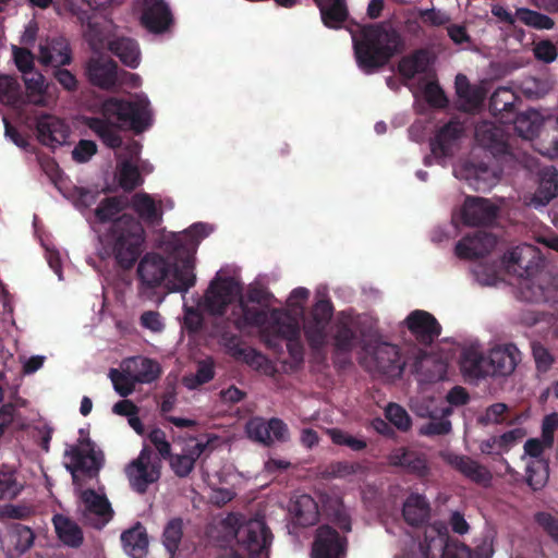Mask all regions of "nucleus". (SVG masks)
Returning <instances> with one entry per match:
<instances>
[{
  "mask_svg": "<svg viewBox=\"0 0 558 558\" xmlns=\"http://www.w3.org/2000/svg\"><path fill=\"white\" fill-rule=\"evenodd\" d=\"M327 434L335 445L347 446L353 451H362L367 447L364 439L356 438L340 428H330Z\"/></svg>",
  "mask_w": 558,
  "mask_h": 558,
  "instance_id": "obj_56",
  "label": "nucleus"
},
{
  "mask_svg": "<svg viewBox=\"0 0 558 558\" xmlns=\"http://www.w3.org/2000/svg\"><path fill=\"white\" fill-rule=\"evenodd\" d=\"M544 122L539 112L533 109L521 113L515 112L513 120L510 121L518 134L526 140L537 137Z\"/></svg>",
  "mask_w": 558,
  "mask_h": 558,
  "instance_id": "obj_41",
  "label": "nucleus"
},
{
  "mask_svg": "<svg viewBox=\"0 0 558 558\" xmlns=\"http://www.w3.org/2000/svg\"><path fill=\"white\" fill-rule=\"evenodd\" d=\"M420 550L424 558H490L494 551L492 545L486 542L471 550L465 544L451 538L447 525L442 522L425 527Z\"/></svg>",
  "mask_w": 558,
  "mask_h": 558,
  "instance_id": "obj_5",
  "label": "nucleus"
},
{
  "mask_svg": "<svg viewBox=\"0 0 558 558\" xmlns=\"http://www.w3.org/2000/svg\"><path fill=\"white\" fill-rule=\"evenodd\" d=\"M333 315V305L328 299L318 300L303 322V330L310 348L323 349L327 341V327Z\"/></svg>",
  "mask_w": 558,
  "mask_h": 558,
  "instance_id": "obj_8",
  "label": "nucleus"
},
{
  "mask_svg": "<svg viewBox=\"0 0 558 558\" xmlns=\"http://www.w3.org/2000/svg\"><path fill=\"white\" fill-rule=\"evenodd\" d=\"M320 10L322 21L328 28L338 29L347 21L349 12L345 0H332L329 5H325L322 0H315Z\"/></svg>",
  "mask_w": 558,
  "mask_h": 558,
  "instance_id": "obj_44",
  "label": "nucleus"
},
{
  "mask_svg": "<svg viewBox=\"0 0 558 558\" xmlns=\"http://www.w3.org/2000/svg\"><path fill=\"white\" fill-rule=\"evenodd\" d=\"M104 118H86L85 124L111 149L120 148V130L128 129L142 133L150 125L148 101L108 98L101 106Z\"/></svg>",
  "mask_w": 558,
  "mask_h": 558,
  "instance_id": "obj_1",
  "label": "nucleus"
},
{
  "mask_svg": "<svg viewBox=\"0 0 558 558\" xmlns=\"http://www.w3.org/2000/svg\"><path fill=\"white\" fill-rule=\"evenodd\" d=\"M143 183L138 168L131 161L125 160L119 169V185L125 192H132Z\"/></svg>",
  "mask_w": 558,
  "mask_h": 558,
  "instance_id": "obj_52",
  "label": "nucleus"
},
{
  "mask_svg": "<svg viewBox=\"0 0 558 558\" xmlns=\"http://www.w3.org/2000/svg\"><path fill=\"white\" fill-rule=\"evenodd\" d=\"M359 342L357 322L341 312L335 323L333 345L338 352L349 353Z\"/></svg>",
  "mask_w": 558,
  "mask_h": 558,
  "instance_id": "obj_24",
  "label": "nucleus"
},
{
  "mask_svg": "<svg viewBox=\"0 0 558 558\" xmlns=\"http://www.w3.org/2000/svg\"><path fill=\"white\" fill-rule=\"evenodd\" d=\"M80 434L76 444L68 446L64 451V465L75 486L93 488L99 484V472L106 458L104 451L88 436H83L84 429H80Z\"/></svg>",
  "mask_w": 558,
  "mask_h": 558,
  "instance_id": "obj_4",
  "label": "nucleus"
},
{
  "mask_svg": "<svg viewBox=\"0 0 558 558\" xmlns=\"http://www.w3.org/2000/svg\"><path fill=\"white\" fill-rule=\"evenodd\" d=\"M160 460L151 459V452L144 448L138 457L125 466V475L133 488H146L160 477Z\"/></svg>",
  "mask_w": 558,
  "mask_h": 558,
  "instance_id": "obj_9",
  "label": "nucleus"
},
{
  "mask_svg": "<svg viewBox=\"0 0 558 558\" xmlns=\"http://www.w3.org/2000/svg\"><path fill=\"white\" fill-rule=\"evenodd\" d=\"M462 372L473 378L489 376V355L485 356L474 348H468L461 355Z\"/></svg>",
  "mask_w": 558,
  "mask_h": 558,
  "instance_id": "obj_38",
  "label": "nucleus"
},
{
  "mask_svg": "<svg viewBox=\"0 0 558 558\" xmlns=\"http://www.w3.org/2000/svg\"><path fill=\"white\" fill-rule=\"evenodd\" d=\"M220 526L227 538H235L248 558H269L274 535L264 518L246 520L240 513H229L220 521Z\"/></svg>",
  "mask_w": 558,
  "mask_h": 558,
  "instance_id": "obj_3",
  "label": "nucleus"
},
{
  "mask_svg": "<svg viewBox=\"0 0 558 558\" xmlns=\"http://www.w3.org/2000/svg\"><path fill=\"white\" fill-rule=\"evenodd\" d=\"M348 551V538L341 536L337 530L328 524L320 525L316 530L312 545V558H345Z\"/></svg>",
  "mask_w": 558,
  "mask_h": 558,
  "instance_id": "obj_10",
  "label": "nucleus"
},
{
  "mask_svg": "<svg viewBox=\"0 0 558 558\" xmlns=\"http://www.w3.org/2000/svg\"><path fill=\"white\" fill-rule=\"evenodd\" d=\"M238 292L232 278L213 280L204 296L205 310L211 315H223Z\"/></svg>",
  "mask_w": 558,
  "mask_h": 558,
  "instance_id": "obj_12",
  "label": "nucleus"
},
{
  "mask_svg": "<svg viewBox=\"0 0 558 558\" xmlns=\"http://www.w3.org/2000/svg\"><path fill=\"white\" fill-rule=\"evenodd\" d=\"M424 96L432 108L444 109L448 106V98L437 82H428L424 88Z\"/></svg>",
  "mask_w": 558,
  "mask_h": 558,
  "instance_id": "obj_59",
  "label": "nucleus"
},
{
  "mask_svg": "<svg viewBox=\"0 0 558 558\" xmlns=\"http://www.w3.org/2000/svg\"><path fill=\"white\" fill-rule=\"evenodd\" d=\"M109 378L111 379L117 393L123 398L132 395L135 390L136 384H138V381L135 380V376L132 375L130 366H126L123 362L121 371L117 368H111L109 371Z\"/></svg>",
  "mask_w": 558,
  "mask_h": 558,
  "instance_id": "obj_45",
  "label": "nucleus"
},
{
  "mask_svg": "<svg viewBox=\"0 0 558 558\" xmlns=\"http://www.w3.org/2000/svg\"><path fill=\"white\" fill-rule=\"evenodd\" d=\"M136 272L140 295L153 300L156 296V289L166 286L171 264L159 254L148 253L141 259Z\"/></svg>",
  "mask_w": 558,
  "mask_h": 558,
  "instance_id": "obj_7",
  "label": "nucleus"
},
{
  "mask_svg": "<svg viewBox=\"0 0 558 558\" xmlns=\"http://www.w3.org/2000/svg\"><path fill=\"white\" fill-rule=\"evenodd\" d=\"M172 23L170 8L163 0H143L141 24L150 33L166 32Z\"/></svg>",
  "mask_w": 558,
  "mask_h": 558,
  "instance_id": "obj_18",
  "label": "nucleus"
},
{
  "mask_svg": "<svg viewBox=\"0 0 558 558\" xmlns=\"http://www.w3.org/2000/svg\"><path fill=\"white\" fill-rule=\"evenodd\" d=\"M498 206L482 197L469 196L462 207V220L468 226H489L498 216Z\"/></svg>",
  "mask_w": 558,
  "mask_h": 558,
  "instance_id": "obj_17",
  "label": "nucleus"
},
{
  "mask_svg": "<svg viewBox=\"0 0 558 558\" xmlns=\"http://www.w3.org/2000/svg\"><path fill=\"white\" fill-rule=\"evenodd\" d=\"M86 74L89 82L102 89H109L118 83V64L111 59H90Z\"/></svg>",
  "mask_w": 558,
  "mask_h": 558,
  "instance_id": "obj_26",
  "label": "nucleus"
},
{
  "mask_svg": "<svg viewBox=\"0 0 558 558\" xmlns=\"http://www.w3.org/2000/svg\"><path fill=\"white\" fill-rule=\"evenodd\" d=\"M405 326L423 345H430L441 333V326L430 313L423 310L412 311L405 318Z\"/></svg>",
  "mask_w": 558,
  "mask_h": 558,
  "instance_id": "obj_14",
  "label": "nucleus"
},
{
  "mask_svg": "<svg viewBox=\"0 0 558 558\" xmlns=\"http://www.w3.org/2000/svg\"><path fill=\"white\" fill-rule=\"evenodd\" d=\"M195 258L186 255L171 265L166 288L169 292H187L196 283Z\"/></svg>",
  "mask_w": 558,
  "mask_h": 558,
  "instance_id": "obj_21",
  "label": "nucleus"
},
{
  "mask_svg": "<svg viewBox=\"0 0 558 558\" xmlns=\"http://www.w3.org/2000/svg\"><path fill=\"white\" fill-rule=\"evenodd\" d=\"M239 308L241 314L234 319L236 329L244 330L247 327H263L266 325L268 314L265 310L248 305L243 298L239 301Z\"/></svg>",
  "mask_w": 558,
  "mask_h": 558,
  "instance_id": "obj_43",
  "label": "nucleus"
},
{
  "mask_svg": "<svg viewBox=\"0 0 558 558\" xmlns=\"http://www.w3.org/2000/svg\"><path fill=\"white\" fill-rule=\"evenodd\" d=\"M445 461L476 484H486L492 478L490 472L485 466L468 456L447 453Z\"/></svg>",
  "mask_w": 558,
  "mask_h": 558,
  "instance_id": "obj_30",
  "label": "nucleus"
},
{
  "mask_svg": "<svg viewBox=\"0 0 558 558\" xmlns=\"http://www.w3.org/2000/svg\"><path fill=\"white\" fill-rule=\"evenodd\" d=\"M386 418L398 429L407 432L411 428L412 421L404 408L397 403H389L385 411Z\"/></svg>",
  "mask_w": 558,
  "mask_h": 558,
  "instance_id": "obj_58",
  "label": "nucleus"
},
{
  "mask_svg": "<svg viewBox=\"0 0 558 558\" xmlns=\"http://www.w3.org/2000/svg\"><path fill=\"white\" fill-rule=\"evenodd\" d=\"M371 359L377 373L392 379L400 378L407 365L399 347L388 342L375 345Z\"/></svg>",
  "mask_w": 558,
  "mask_h": 558,
  "instance_id": "obj_11",
  "label": "nucleus"
},
{
  "mask_svg": "<svg viewBox=\"0 0 558 558\" xmlns=\"http://www.w3.org/2000/svg\"><path fill=\"white\" fill-rule=\"evenodd\" d=\"M10 541L16 555H23L34 545L35 534L33 530L23 524H14L10 531Z\"/></svg>",
  "mask_w": 558,
  "mask_h": 558,
  "instance_id": "obj_48",
  "label": "nucleus"
},
{
  "mask_svg": "<svg viewBox=\"0 0 558 558\" xmlns=\"http://www.w3.org/2000/svg\"><path fill=\"white\" fill-rule=\"evenodd\" d=\"M144 230L131 215L123 214L113 220L106 247L110 248L117 264L123 269H131L142 253Z\"/></svg>",
  "mask_w": 558,
  "mask_h": 558,
  "instance_id": "obj_6",
  "label": "nucleus"
},
{
  "mask_svg": "<svg viewBox=\"0 0 558 558\" xmlns=\"http://www.w3.org/2000/svg\"><path fill=\"white\" fill-rule=\"evenodd\" d=\"M430 504L418 493H412L403 502L402 515L411 526L424 525L430 518Z\"/></svg>",
  "mask_w": 558,
  "mask_h": 558,
  "instance_id": "obj_32",
  "label": "nucleus"
},
{
  "mask_svg": "<svg viewBox=\"0 0 558 558\" xmlns=\"http://www.w3.org/2000/svg\"><path fill=\"white\" fill-rule=\"evenodd\" d=\"M81 499L84 504L83 517L88 520L89 515L97 517V522L93 525L97 529L105 526L113 517V510L105 495L97 494L96 490H80Z\"/></svg>",
  "mask_w": 558,
  "mask_h": 558,
  "instance_id": "obj_23",
  "label": "nucleus"
},
{
  "mask_svg": "<svg viewBox=\"0 0 558 558\" xmlns=\"http://www.w3.org/2000/svg\"><path fill=\"white\" fill-rule=\"evenodd\" d=\"M208 442L197 441L186 452L170 457V465L173 472L180 476H187L194 469L196 460L207 448Z\"/></svg>",
  "mask_w": 558,
  "mask_h": 558,
  "instance_id": "obj_42",
  "label": "nucleus"
},
{
  "mask_svg": "<svg viewBox=\"0 0 558 558\" xmlns=\"http://www.w3.org/2000/svg\"><path fill=\"white\" fill-rule=\"evenodd\" d=\"M34 513L32 506L7 504L0 506V519L24 520Z\"/></svg>",
  "mask_w": 558,
  "mask_h": 558,
  "instance_id": "obj_61",
  "label": "nucleus"
},
{
  "mask_svg": "<svg viewBox=\"0 0 558 558\" xmlns=\"http://www.w3.org/2000/svg\"><path fill=\"white\" fill-rule=\"evenodd\" d=\"M21 99L19 82L9 75H0V101L4 105L15 106Z\"/></svg>",
  "mask_w": 558,
  "mask_h": 558,
  "instance_id": "obj_53",
  "label": "nucleus"
},
{
  "mask_svg": "<svg viewBox=\"0 0 558 558\" xmlns=\"http://www.w3.org/2000/svg\"><path fill=\"white\" fill-rule=\"evenodd\" d=\"M420 452L404 447L393 449L387 457L388 463L392 466L402 468L405 472Z\"/></svg>",
  "mask_w": 558,
  "mask_h": 558,
  "instance_id": "obj_60",
  "label": "nucleus"
},
{
  "mask_svg": "<svg viewBox=\"0 0 558 558\" xmlns=\"http://www.w3.org/2000/svg\"><path fill=\"white\" fill-rule=\"evenodd\" d=\"M518 17L525 25L532 26L536 29H551L555 25L554 20L548 15L542 14L530 9L519 10Z\"/></svg>",
  "mask_w": 558,
  "mask_h": 558,
  "instance_id": "obj_54",
  "label": "nucleus"
},
{
  "mask_svg": "<svg viewBox=\"0 0 558 558\" xmlns=\"http://www.w3.org/2000/svg\"><path fill=\"white\" fill-rule=\"evenodd\" d=\"M240 362L247 364L253 369L259 371L267 376H274L276 373V367L271 361L259 351L250 347L246 348Z\"/></svg>",
  "mask_w": 558,
  "mask_h": 558,
  "instance_id": "obj_50",
  "label": "nucleus"
},
{
  "mask_svg": "<svg viewBox=\"0 0 558 558\" xmlns=\"http://www.w3.org/2000/svg\"><path fill=\"white\" fill-rule=\"evenodd\" d=\"M488 355L492 377L511 375L521 361V352L514 343L497 345L489 351Z\"/></svg>",
  "mask_w": 558,
  "mask_h": 558,
  "instance_id": "obj_19",
  "label": "nucleus"
},
{
  "mask_svg": "<svg viewBox=\"0 0 558 558\" xmlns=\"http://www.w3.org/2000/svg\"><path fill=\"white\" fill-rule=\"evenodd\" d=\"M517 100L518 97L511 88L498 87L490 96L489 111L501 123H510L517 112Z\"/></svg>",
  "mask_w": 558,
  "mask_h": 558,
  "instance_id": "obj_29",
  "label": "nucleus"
},
{
  "mask_svg": "<svg viewBox=\"0 0 558 558\" xmlns=\"http://www.w3.org/2000/svg\"><path fill=\"white\" fill-rule=\"evenodd\" d=\"M537 150L550 159L558 157V118L547 119L537 135Z\"/></svg>",
  "mask_w": 558,
  "mask_h": 558,
  "instance_id": "obj_40",
  "label": "nucleus"
},
{
  "mask_svg": "<svg viewBox=\"0 0 558 558\" xmlns=\"http://www.w3.org/2000/svg\"><path fill=\"white\" fill-rule=\"evenodd\" d=\"M290 512L296 525L302 527L314 525L320 515L318 500L310 494L296 496L291 501Z\"/></svg>",
  "mask_w": 558,
  "mask_h": 558,
  "instance_id": "obj_27",
  "label": "nucleus"
},
{
  "mask_svg": "<svg viewBox=\"0 0 558 558\" xmlns=\"http://www.w3.org/2000/svg\"><path fill=\"white\" fill-rule=\"evenodd\" d=\"M475 140L493 154L505 153L507 148L501 129L490 122H482L475 128Z\"/></svg>",
  "mask_w": 558,
  "mask_h": 558,
  "instance_id": "obj_37",
  "label": "nucleus"
},
{
  "mask_svg": "<svg viewBox=\"0 0 558 558\" xmlns=\"http://www.w3.org/2000/svg\"><path fill=\"white\" fill-rule=\"evenodd\" d=\"M52 523L58 538L66 546L78 548L84 542V535L81 526L63 514H54Z\"/></svg>",
  "mask_w": 558,
  "mask_h": 558,
  "instance_id": "obj_34",
  "label": "nucleus"
},
{
  "mask_svg": "<svg viewBox=\"0 0 558 558\" xmlns=\"http://www.w3.org/2000/svg\"><path fill=\"white\" fill-rule=\"evenodd\" d=\"M39 61L44 65L59 68L72 61V51L68 39L63 36L48 38L39 45Z\"/></svg>",
  "mask_w": 558,
  "mask_h": 558,
  "instance_id": "obj_22",
  "label": "nucleus"
},
{
  "mask_svg": "<svg viewBox=\"0 0 558 558\" xmlns=\"http://www.w3.org/2000/svg\"><path fill=\"white\" fill-rule=\"evenodd\" d=\"M246 430L250 438L266 447H270L275 441L286 442L289 439L288 425L277 417L251 421Z\"/></svg>",
  "mask_w": 558,
  "mask_h": 558,
  "instance_id": "obj_15",
  "label": "nucleus"
},
{
  "mask_svg": "<svg viewBox=\"0 0 558 558\" xmlns=\"http://www.w3.org/2000/svg\"><path fill=\"white\" fill-rule=\"evenodd\" d=\"M508 411V405L502 402H497L489 405L485 413L480 416L478 423L482 425L499 424L505 421V413Z\"/></svg>",
  "mask_w": 558,
  "mask_h": 558,
  "instance_id": "obj_62",
  "label": "nucleus"
},
{
  "mask_svg": "<svg viewBox=\"0 0 558 558\" xmlns=\"http://www.w3.org/2000/svg\"><path fill=\"white\" fill-rule=\"evenodd\" d=\"M536 523L558 543V519L548 512H537L535 514Z\"/></svg>",
  "mask_w": 558,
  "mask_h": 558,
  "instance_id": "obj_64",
  "label": "nucleus"
},
{
  "mask_svg": "<svg viewBox=\"0 0 558 558\" xmlns=\"http://www.w3.org/2000/svg\"><path fill=\"white\" fill-rule=\"evenodd\" d=\"M433 62L430 52L425 48L415 49L403 56L398 62V73L407 81L413 80L417 74H425Z\"/></svg>",
  "mask_w": 558,
  "mask_h": 558,
  "instance_id": "obj_31",
  "label": "nucleus"
},
{
  "mask_svg": "<svg viewBox=\"0 0 558 558\" xmlns=\"http://www.w3.org/2000/svg\"><path fill=\"white\" fill-rule=\"evenodd\" d=\"M124 551L132 558H143L148 550V536L146 529L137 522L121 534Z\"/></svg>",
  "mask_w": 558,
  "mask_h": 558,
  "instance_id": "obj_33",
  "label": "nucleus"
},
{
  "mask_svg": "<svg viewBox=\"0 0 558 558\" xmlns=\"http://www.w3.org/2000/svg\"><path fill=\"white\" fill-rule=\"evenodd\" d=\"M215 374V362L213 357H206L197 362L196 373L185 376L183 383L186 388L196 389L214 379Z\"/></svg>",
  "mask_w": 558,
  "mask_h": 558,
  "instance_id": "obj_46",
  "label": "nucleus"
},
{
  "mask_svg": "<svg viewBox=\"0 0 558 558\" xmlns=\"http://www.w3.org/2000/svg\"><path fill=\"white\" fill-rule=\"evenodd\" d=\"M497 244L494 234L477 230L464 235L454 247L456 255L461 259H477L489 254Z\"/></svg>",
  "mask_w": 558,
  "mask_h": 558,
  "instance_id": "obj_16",
  "label": "nucleus"
},
{
  "mask_svg": "<svg viewBox=\"0 0 558 558\" xmlns=\"http://www.w3.org/2000/svg\"><path fill=\"white\" fill-rule=\"evenodd\" d=\"M108 49L131 68L136 69L141 61V51L136 40L129 37H117L109 41Z\"/></svg>",
  "mask_w": 558,
  "mask_h": 558,
  "instance_id": "obj_36",
  "label": "nucleus"
},
{
  "mask_svg": "<svg viewBox=\"0 0 558 558\" xmlns=\"http://www.w3.org/2000/svg\"><path fill=\"white\" fill-rule=\"evenodd\" d=\"M454 87L457 96L463 100L468 108H475L481 104L482 98L478 92L472 87L464 74L460 73L456 76Z\"/></svg>",
  "mask_w": 558,
  "mask_h": 558,
  "instance_id": "obj_51",
  "label": "nucleus"
},
{
  "mask_svg": "<svg viewBox=\"0 0 558 558\" xmlns=\"http://www.w3.org/2000/svg\"><path fill=\"white\" fill-rule=\"evenodd\" d=\"M131 205L138 217L145 222L150 225H159L161 222L162 209L149 194L144 192L134 194Z\"/></svg>",
  "mask_w": 558,
  "mask_h": 558,
  "instance_id": "obj_39",
  "label": "nucleus"
},
{
  "mask_svg": "<svg viewBox=\"0 0 558 558\" xmlns=\"http://www.w3.org/2000/svg\"><path fill=\"white\" fill-rule=\"evenodd\" d=\"M36 131L39 142L51 147L63 144L69 135L68 126L50 114H43L37 119Z\"/></svg>",
  "mask_w": 558,
  "mask_h": 558,
  "instance_id": "obj_25",
  "label": "nucleus"
},
{
  "mask_svg": "<svg viewBox=\"0 0 558 558\" xmlns=\"http://www.w3.org/2000/svg\"><path fill=\"white\" fill-rule=\"evenodd\" d=\"M128 206V201L123 196H111L104 198L95 209L96 219L101 222L112 220Z\"/></svg>",
  "mask_w": 558,
  "mask_h": 558,
  "instance_id": "obj_47",
  "label": "nucleus"
},
{
  "mask_svg": "<svg viewBox=\"0 0 558 558\" xmlns=\"http://www.w3.org/2000/svg\"><path fill=\"white\" fill-rule=\"evenodd\" d=\"M464 133V124L457 118H452L442 125L430 141V148L437 157H449L453 148Z\"/></svg>",
  "mask_w": 558,
  "mask_h": 558,
  "instance_id": "obj_20",
  "label": "nucleus"
},
{
  "mask_svg": "<svg viewBox=\"0 0 558 558\" xmlns=\"http://www.w3.org/2000/svg\"><path fill=\"white\" fill-rule=\"evenodd\" d=\"M317 493L320 515L333 523L343 533L352 530L351 515L336 490H315Z\"/></svg>",
  "mask_w": 558,
  "mask_h": 558,
  "instance_id": "obj_13",
  "label": "nucleus"
},
{
  "mask_svg": "<svg viewBox=\"0 0 558 558\" xmlns=\"http://www.w3.org/2000/svg\"><path fill=\"white\" fill-rule=\"evenodd\" d=\"M351 36L356 63L366 74L377 72L404 49L401 34L386 23L360 25Z\"/></svg>",
  "mask_w": 558,
  "mask_h": 558,
  "instance_id": "obj_2",
  "label": "nucleus"
},
{
  "mask_svg": "<svg viewBox=\"0 0 558 558\" xmlns=\"http://www.w3.org/2000/svg\"><path fill=\"white\" fill-rule=\"evenodd\" d=\"M558 196V171L555 167L542 170L539 183L535 193L531 196L529 205L539 209L548 205Z\"/></svg>",
  "mask_w": 558,
  "mask_h": 558,
  "instance_id": "obj_28",
  "label": "nucleus"
},
{
  "mask_svg": "<svg viewBox=\"0 0 558 558\" xmlns=\"http://www.w3.org/2000/svg\"><path fill=\"white\" fill-rule=\"evenodd\" d=\"M97 153V145L90 140H80L72 150V158L74 161L84 163L87 162Z\"/></svg>",
  "mask_w": 558,
  "mask_h": 558,
  "instance_id": "obj_63",
  "label": "nucleus"
},
{
  "mask_svg": "<svg viewBox=\"0 0 558 558\" xmlns=\"http://www.w3.org/2000/svg\"><path fill=\"white\" fill-rule=\"evenodd\" d=\"M138 384H151L161 375L160 364L148 357L133 356L123 361Z\"/></svg>",
  "mask_w": 558,
  "mask_h": 558,
  "instance_id": "obj_35",
  "label": "nucleus"
},
{
  "mask_svg": "<svg viewBox=\"0 0 558 558\" xmlns=\"http://www.w3.org/2000/svg\"><path fill=\"white\" fill-rule=\"evenodd\" d=\"M183 536V521L180 518H174L170 520L162 534V543L167 549V551L173 556L179 549V545L181 543Z\"/></svg>",
  "mask_w": 558,
  "mask_h": 558,
  "instance_id": "obj_49",
  "label": "nucleus"
},
{
  "mask_svg": "<svg viewBox=\"0 0 558 558\" xmlns=\"http://www.w3.org/2000/svg\"><path fill=\"white\" fill-rule=\"evenodd\" d=\"M520 298L530 303H541L546 301L545 290L541 284H536L530 276H526L519 288Z\"/></svg>",
  "mask_w": 558,
  "mask_h": 558,
  "instance_id": "obj_55",
  "label": "nucleus"
},
{
  "mask_svg": "<svg viewBox=\"0 0 558 558\" xmlns=\"http://www.w3.org/2000/svg\"><path fill=\"white\" fill-rule=\"evenodd\" d=\"M534 248L531 245L517 246L510 251L506 256V262L509 267L518 266L523 269L526 276H531L530 260H526V255H533Z\"/></svg>",
  "mask_w": 558,
  "mask_h": 558,
  "instance_id": "obj_57",
  "label": "nucleus"
}]
</instances>
